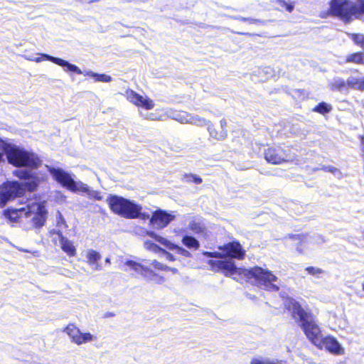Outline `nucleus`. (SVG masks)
<instances>
[{"mask_svg": "<svg viewBox=\"0 0 364 364\" xmlns=\"http://www.w3.org/2000/svg\"><path fill=\"white\" fill-rule=\"evenodd\" d=\"M124 265L129 267L130 269H132L137 273H140V271L142 269V264L134 260H127L124 262Z\"/></svg>", "mask_w": 364, "mask_h": 364, "instance_id": "30", "label": "nucleus"}, {"mask_svg": "<svg viewBox=\"0 0 364 364\" xmlns=\"http://www.w3.org/2000/svg\"><path fill=\"white\" fill-rule=\"evenodd\" d=\"M95 198H96L97 200H100L102 199V197H101V196H95Z\"/></svg>", "mask_w": 364, "mask_h": 364, "instance_id": "47", "label": "nucleus"}, {"mask_svg": "<svg viewBox=\"0 0 364 364\" xmlns=\"http://www.w3.org/2000/svg\"><path fill=\"white\" fill-rule=\"evenodd\" d=\"M348 36L353 43L364 50V35L362 33H348Z\"/></svg>", "mask_w": 364, "mask_h": 364, "instance_id": "25", "label": "nucleus"}, {"mask_svg": "<svg viewBox=\"0 0 364 364\" xmlns=\"http://www.w3.org/2000/svg\"><path fill=\"white\" fill-rule=\"evenodd\" d=\"M304 270L308 274L316 277H318L319 275L323 274L325 272L323 269L314 266H308Z\"/></svg>", "mask_w": 364, "mask_h": 364, "instance_id": "27", "label": "nucleus"}, {"mask_svg": "<svg viewBox=\"0 0 364 364\" xmlns=\"http://www.w3.org/2000/svg\"><path fill=\"white\" fill-rule=\"evenodd\" d=\"M170 118L181 124H200V119H199L198 115H171L170 116Z\"/></svg>", "mask_w": 364, "mask_h": 364, "instance_id": "18", "label": "nucleus"}, {"mask_svg": "<svg viewBox=\"0 0 364 364\" xmlns=\"http://www.w3.org/2000/svg\"><path fill=\"white\" fill-rule=\"evenodd\" d=\"M69 336L70 341L80 346L93 340V336L89 333H82L79 328L73 323H68L63 329Z\"/></svg>", "mask_w": 364, "mask_h": 364, "instance_id": "13", "label": "nucleus"}, {"mask_svg": "<svg viewBox=\"0 0 364 364\" xmlns=\"http://www.w3.org/2000/svg\"><path fill=\"white\" fill-rule=\"evenodd\" d=\"M282 360H271L269 359L261 360L259 358H253L250 361V364H284Z\"/></svg>", "mask_w": 364, "mask_h": 364, "instance_id": "29", "label": "nucleus"}, {"mask_svg": "<svg viewBox=\"0 0 364 364\" xmlns=\"http://www.w3.org/2000/svg\"><path fill=\"white\" fill-rule=\"evenodd\" d=\"M51 234L58 237L62 250L69 257H75L77 254L76 248L73 242L65 237L60 230H53Z\"/></svg>", "mask_w": 364, "mask_h": 364, "instance_id": "17", "label": "nucleus"}, {"mask_svg": "<svg viewBox=\"0 0 364 364\" xmlns=\"http://www.w3.org/2000/svg\"><path fill=\"white\" fill-rule=\"evenodd\" d=\"M328 4L327 10L319 15L321 18L333 17L345 24L364 21V0H329Z\"/></svg>", "mask_w": 364, "mask_h": 364, "instance_id": "2", "label": "nucleus"}, {"mask_svg": "<svg viewBox=\"0 0 364 364\" xmlns=\"http://www.w3.org/2000/svg\"><path fill=\"white\" fill-rule=\"evenodd\" d=\"M25 194L23 183L15 181H6L0 185V208H4L7 202Z\"/></svg>", "mask_w": 364, "mask_h": 364, "instance_id": "9", "label": "nucleus"}, {"mask_svg": "<svg viewBox=\"0 0 364 364\" xmlns=\"http://www.w3.org/2000/svg\"><path fill=\"white\" fill-rule=\"evenodd\" d=\"M319 350H325L333 355H342L344 349L333 336H323L321 328L307 338Z\"/></svg>", "mask_w": 364, "mask_h": 364, "instance_id": "6", "label": "nucleus"}, {"mask_svg": "<svg viewBox=\"0 0 364 364\" xmlns=\"http://www.w3.org/2000/svg\"><path fill=\"white\" fill-rule=\"evenodd\" d=\"M175 219V215L164 210L157 209L154 211L149 220V225L157 230L164 229Z\"/></svg>", "mask_w": 364, "mask_h": 364, "instance_id": "14", "label": "nucleus"}, {"mask_svg": "<svg viewBox=\"0 0 364 364\" xmlns=\"http://www.w3.org/2000/svg\"><path fill=\"white\" fill-rule=\"evenodd\" d=\"M31 214L26 215L25 225H27L28 229H38L42 228L46 221L47 210L46 208L41 204H33L28 205Z\"/></svg>", "mask_w": 364, "mask_h": 364, "instance_id": "10", "label": "nucleus"}, {"mask_svg": "<svg viewBox=\"0 0 364 364\" xmlns=\"http://www.w3.org/2000/svg\"><path fill=\"white\" fill-rule=\"evenodd\" d=\"M240 20L242 21H244V22H247L250 24L257 23V22H259V21L257 19L251 18L242 17L240 18Z\"/></svg>", "mask_w": 364, "mask_h": 364, "instance_id": "41", "label": "nucleus"}, {"mask_svg": "<svg viewBox=\"0 0 364 364\" xmlns=\"http://www.w3.org/2000/svg\"><path fill=\"white\" fill-rule=\"evenodd\" d=\"M48 172L55 181L72 192L82 191L87 193L89 191L87 185L75 182L69 173L60 168L50 167L48 168Z\"/></svg>", "mask_w": 364, "mask_h": 364, "instance_id": "8", "label": "nucleus"}, {"mask_svg": "<svg viewBox=\"0 0 364 364\" xmlns=\"http://www.w3.org/2000/svg\"><path fill=\"white\" fill-rule=\"evenodd\" d=\"M101 259V255L99 252L94 250H90L87 254V262L90 264H95Z\"/></svg>", "mask_w": 364, "mask_h": 364, "instance_id": "26", "label": "nucleus"}, {"mask_svg": "<svg viewBox=\"0 0 364 364\" xmlns=\"http://www.w3.org/2000/svg\"><path fill=\"white\" fill-rule=\"evenodd\" d=\"M263 154L267 162L273 165L288 163L292 160L289 150L279 146L267 147Z\"/></svg>", "mask_w": 364, "mask_h": 364, "instance_id": "11", "label": "nucleus"}, {"mask_svg": "<svg viewBox=\"0 0 364 364\" xmlns=\"http://www.w3.org/2000/svg\"><path fill=\"white\" fill-rule=\"evenodd\" d=\"M105 261H106V262H110L109 258H107V259H105Z\"/></svg>", "mask_w": 364, "mask_h": 364, "instance_id": "49", "label": "nucleus"}, {"mask_svg": "<svg viewBox=\"0 0 364 364\" xmlns=\"http://www.w3.org/2000/svg\"><path fill=\"white\" fill-rule=\"evenodd\" d=\"M151 245L155 246V247H157L160 250H161L164 253V255H166V257L168 260H169V261H175L176 260L175 257L171 253L166 251L165 250H163V249L159 247L156 245H155L154 243H152Z\"/></svg>", "mask_w": 364, "mask_h": 364, "instance_id": "38", "label": "nucleus"}, {"mask_svg": "<svg viewBox=\"0 0 364 364\" xmlns=\"http://www.w3.org/2000/svg\"><path fill=\"white\" fill-rule=\"evenodd\" d=\"M332 110V106L331 105L325 102H319L316 106H315L312 111L314 112H318L320 114H326L328 113Z\"/></svg>", "mask_w": 364, "mask_h": 364, "instance_id": "23", "label": "nucleus"}, {"mask_svg": "<svg viewBox=\"0 0 364 364\" xmlns=\"http://www.w3.org/2000/svg\"><path fill=\"white\" fill-rule=\"evenodd\" d=\"M168 271H171V272H172L174 274H176L178 272L177 269L171 268V267H169V269H168Z\"/></svg>", "mask_w": 364, "mask_h": 364, "instance_id": "46", "label": "nucleus"}, {"mask_svg": "<svg viewBox=\"0 0 364 364\" xmlns=\"http://www.w3.org/2000/svg\"><path fill=\"white\" fill-rule=\"evenodd\" d=\"M97 73H93L92 71H87L86 72L84 75L87 77H93L95 79V75H96Z\"/></svg>", "mask_w": 364, "mask_h": 364, "instance_id": "44", "label": "nucleus"}, {"mask_svg": "<svg viewBox=\"0 0 364 364\" xmlns=\"http://www.w3.org/2000/svg\"><path fill=\"white\" fill-rule=\"evenodd\" d=\"M95 81L96 82H109L112 80V77L109 75L105 74H98L95 75Z\"/></svg>", "mask_w": 364, "mask_h": 364, "instance_id": "34", "label": "nucleus"}, {"mask_svg": "<svg viewBox=\"0 0 364 364\" xmlns=\"http://www.w3.org/2000/svg\"><path fill=\"white\" fill-rule=\"evenodd\" d=\"M141 209H142V207L140 205V208H139V216L137 217V218H141L142 220H146V219H149L150 220L151 217H149V215L148 213H141Z\"/></svg>", "mask_w": 364, "mask_h": 364, "instance_id": "40", "label": "nucleus"}, {"mask_svg": "<svg viewBox=\"0 0 364 364\" xmlns=\"http://www.w3.org/2000/svg\"><path fill=\"white\" fill-rule=\"evenodd\" d=\"M127 100L138 107L145 109H151L154 107V101L147 96H142L132 90H128L126 92Z\"/></svg>", "mask_w": 364, "mask_h": 364, "instance_id": "16", "label": "nucleus"}, {"mask_svg": "<svg viewBox=\"0 0 364 364\" xmlns=\"http://www.w3.org/2000/svg\"><path fill=\"white\" fill-rule=\"evenodd\" d=\"M29 214H31V212L29 210V208H28V205L25 208H8L4 210L2 212L3 216L10 223L25 224L26 215H29Z\"/></svg>", "mask_w": 364, "mask_h": 364, "instance_id": "15", "label": "nucleus"}, {"mask_svg": "<svg viewBox=\"0 0 364 364\" xmlns=\"http://www.w3.org/2000/svg\"><path fill=\"white\" fill-rule=\"evenodd\" d=\"M8 143L0 139V164L4 161V155L6 153Z\"/></svg>", "mask_w": 364, "mask_h": 364, "instance_id": "33", "label": "nucleus"}, {"mask_svg": "<svg viewBox=\"0 0 364 364\" xmlns=\"http://www.w3.org/2000/svg\"><path fill=\"white\" fill-rule=\"evenodd\" d=\"M207 263L212 271L220 272L225 277L237 274V280H245L247 282L254 280L263 285L267 291H278L279 290V287L273 283L277 280V277L269 269L259 266H255L250 269L238 268L233 261L226 259H210Z\"/></svg>", "mask_w": 364, "mask_h": 364, "instance_id": "1", "label": "nucleus"}, {"mask_svg": "<svg viewBox=\"0 0 364 364\" xmlns=\"http://www.w3.org/2000/svg\"><path fill=\"white\" fill-rule=\"evenodd\" d=\"M306 237V235L304 234H290L288 235V238L292 240H298L300 242V243H302Z\"/></svg>", "mask_w": 364, "mask_h": 364, "instance_id": "37", "label": "nucleus"}, {"mask_svg": "<svg viewBox=\"0 0 364 364\" xmlns=\"http://www.w3.org/2000/svg\"><path fill=\"white\" fill-rule=\"evenodd\" d=\"M149 235L151 236V237L154 238L157 242H159L160 244L165 246L169 250H176V249L178 247L177 245L172 243L171 242H170L169 240H168L167 239H166L163 237L156 235L153 232H149Z\"/></svg>", "mask_w": 364, "mask_h": 364, "instance_id": "21", "label": "nucleus"}, {"mask_svg": "<svg viewBox=\"0 0 364 364\" xmlns=\"http://www.w3.org/2000/svg\"><path fill=\"white\" fill-rule=\"evenodd\" d=\"M156 284H162L165 281V278L163 276H159L156 274V276H154V279Z\"/></svg>", "mask_w": 364, "mask_h": 364, "instance_id": "43", "label": "nucleus"}, {"mask_svg": "<svg viewBox=\"0 0 364 364\" xmlns=\"http://www.w3.org/2000/svg\"><path fill=\"white\" fill-rule=\"evenodd\" d=\"M151 119H152V120H154V119H160V118H151Z\"/></svg>", "mask_w": 364, "mask_h": 364, "instance_id": "50", "label": "nucleus"}, {"mask_svg": "<svg viewBox=\"0 0 364 364\" xmlns=\"http://www.w3.org/2000/svg\"><path fill=\"white\" fill-rule=\"evenodd\" d=\"M357 90L360 91L364 90V77L363 78L358 79Z\"/></svg>", "mask_w": 364, "mask_h": 364, "instance_id": "42", "label": "nucleus"}, {"mask_svg": "<svg viewBox=\"0 0 364 364\" xmlns=\"http://www.w3.org/2000/svg\"><path fill=\"white\" fill-rule=\"evenodd\" d=\"M363 238H364V231L363 232Z\"/></svg>", "mask_w": 364, "mask_h": 364, "instance_id": "53", "label": "nucleus"}, {"mask_svg": "<svg viewBox=\"0 0 364 364\" xmlns=\"http://www.w3.org/2000/svg\"><path fill=\"white\" fill-rule=\"evenodd\" d=\"M181 242L188 249L197 250L200 247L198 240L193 236L185 235L183 237Z\"/></svg>", "mask_w": 364, "mask_h": 364, "instance_id": "20", "label": "nucleus"}, {"mask_svg": "<svg viewBox=\"0 0 364 364\" xmlns=\"http://www.w3.org/2000/svg\"><path fill=\"white\" fill-rule=\"evenodd\" d=\"M300 253H302V250H298Z\"/></svg>", "mask_w": 364, "mask_h": 364, "instance_id": "52", "label": "nucleus"}, {"mask_svg": "<svg viewBox=\"0 0 364 364\" xmlns=\"http://www.w3.org/2000/svg\"><path fill=\"white\" fill-rule=\"evenodd\" d=\"M30 168L16 169L13 171V175L19 180H26L27 181L23 183V188L29 192H33L38 187L41 179L36 173L32 172Z\"/></svg>", "mask_w": 364, "mask_h": 364, "instance_id": "12", "label": "nucleus"}, {"mask_svg": "<svg viewBox=\"0 0 364 364\" xmlns=\"http://www.w3.org/2000/svg\"><path fill=\"white\" fill-rule=\"evenodd\" d=\"M239 34H240V35H246L247 33H240Z\"/></svg>", "mask_w": 364, "mask_h": 364, "instance_id": "51", "label": "nucleus"}, {"mask_svg": "<svg viewBox=\"0 0 364 364\" xmlns=\"http://www.w3.org/2000/svg\"><path fill=\"white\" fill-rule=\"evenodd\" d=\"M362 290L364 291V282L362 283ZM364 296V294H363Z\"/></svg>", "mask_w": 364, "mask_h": 364, "instance_id": "48", "label": "nucleus"}, {"mask_svg": "<svg viewBox=\"0 0 364 364\" xmlns=\"http://www.w3.org/2000/svg\"><path fill=\"white\" fill-rule=\"evenodd\" d=\"M6 146V159L12 166L30 169H38L41 166L42 160L36 153L9 143Z\"/></svg>", "mask_w": 364, "mask_h": 364, "instance_id": "4", "label": "nucleus"}, {"mask_svg": "<svg viewBox=\"0 0 364 364\" xmlns=\"http://www.w3.org/2000/svg\"><path fill=\"white\" fill-rule=\"evenodd\" d=\"M114 313H112V312H106L103 317L104 318H109V317H112V316H114Z\"/></svg>", "mask_w": 364, "mask_h": 364, "instance_id": "45", "label": "nucleus"}, {"mask_svg": "<svg viewBox=\"0 0 364 364\" xmlns=\"http://www.w3.org/2000/svg\"><path fill=\"white\" fill-rule=\"evenodd\" d=\"M60 58L53 57L48 54H42L41 57L36 58V62H41V60H49L55 64H58Z\"/></svg>", "mask_w": 364, "mask_h": 364, "instance_id": "32", "label": "nucleus"}, {"mask_svg": "<svg viewBox=\"0 0 364 364\" xmlns=\"http://www.w3.org/2000/svg\"><path fill=\"white\" fill-rule=\"evenodd\" d=\"M151 264L153 267L155 269L161 270V271H168V269H169V267H168L166 264H164L156 260H154L151 262Z\"/></svg>", "mask_w": 364, "mask_h": 364, "instance_id": "35", "label": "nucleus"}, {"mask_svg": "<svg viewBox=\"0 0 364 364\" xmlns=\"http://www.w3.org/2000/svg\"><path fill=\"white\" fill-rule=\"evenodd\" d=\"M221 252H203V255L208 257L223 258L229 257L242 260L246 255V251L243 249L241 244L237 240H233L218 247Z\"/></svg>", "mask_w": 364, "mask_h": 364, "instance_id": "7", "label": "nucleus"}, {"mask_svg": "<svg viewBox=\"0 0 364 364\" xmlns=\"http://www.w3.org/2000/svg\"><path fill=\"white\" fill-rule=\"evenodd\" d=\"M183 179L186 183H193L195 184H200L203 182L202 178L193 173H185Z\"/></svg>", "mask_w": 364, "mask_h": 364, "instance_id": "28", "label": "nucleus"}, {"mask_svg": "<svg viewBox=\"0 0 364 364\" xmlns=\"http://www.w3.org/2000/svg\"><path fill=\"white\" fill-rule=\"evenodd\" d=\"M107 203L110 210L127 219H137L140 205L122 196L109 195Z\"/></svg>", "mask_w": 364, "mask_h": 364, "instance_id": "5", "label": "nucleus"}, {"mask_svg": "<svg viewBox=\"0 0 364 364\" xmlns=\"http://www.w3.org/2000/svg\"><path fill=\"white\" fill-rule=\"evenodd\" d=\"M57 65L62 67H66L68 71L73 72L78 75L82 73V70L77 65L71 64L62 58L59 59Z\"/></svg>", "mask_w": 364, "mask_h": 364, "instance_id": "22", "label": "nucleus"}, {"mask_svg": "<svg viewBox=\"0 0 364 364\" xmlns=\"http://www.w3.org/2000/svg\"><path fill=\"white\" fill-rule=\"evenodd\" d=\"M285 307L290 311L291 318L299 323L307 338L320 328L311 310L309 308L304 309L298 301L289 298Z\"/></svg>", "mask_w": 364, "mask_h": 364, "instance_id": "3", "label": "nucleus"}, {"mask_svg": "<svg viewBox=\"0 0 364 364\" xmlns=\"http://www.w3.org/2000/svg\"><path fill=\"white\" fill-rule=\"evenodd\" d=\"M345 63L364 65V53L358 51L348 54L345 58Z\"/></svg>", "mask_w": 364, "mask_h": 364, "instance_id": "19", "label": "nucleus"}, {"mask_svg": "<svg viewBox=\"0 0 364 364\" xmlns=\"http://www.w3.org/2000/svg\"><path fill=\"white\" fill-rule=\"evenodd\" d=\"M346 83H347V87L357 89L358 79L348 80Z\"/></svg>", "mask_w": 364, "mask_h": 364, "instance_id": "39", "label": "nucleus"}, {"mask_svg": "<svg viewBox=\"0 0 364 364\" xmlns=\"http://www.w3.org/2000/svg\"><path fill=\"white\" fill-rule=\"evenodd\" d=\"M176 252L177 254H178L181 256H183L185 257H191L192 256L191 252L188 250L181 247L178 245V247H177Z\"/></svg>", "mask_w": 364, "mask_h": 364, "instance_id": "36", "label": "nucleus"}, {"mask_svg": "<svg viewBox=\"0 0 364 364\" xmlns=\"http://www.w3.org/2000/svg\"><path fill=\"white\" fill-rule=\"evenodd\" d=\"M347 87V83L343 79H335L330 83V88L333 91H342Z\"/></svg>", "mask_w": 364, "mask_h": 364, "instance_id": "24", "label": "nucleus"}, {"mask_svg": "<svg viewBox=\"0 0 364 364\" xmlns=\"http://www.w3.org/2000/svg\"><path fill=\"white\" fill-rule=\"evenodd\" d=\"M139 274H141L144 277L149 279H153L154 276H156V274L151 269L143 265Z\"/></svg>", "mask_w": 364, "mask_h": 364, "instance_id": "31", "label": "nucleus"}]
</instances>
